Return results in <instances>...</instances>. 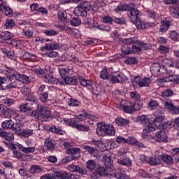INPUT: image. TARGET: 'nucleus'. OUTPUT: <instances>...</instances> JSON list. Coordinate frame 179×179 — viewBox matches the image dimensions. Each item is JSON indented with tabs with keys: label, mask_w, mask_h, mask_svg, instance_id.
<instances>
[{
	"label": "nucleus",
	"mask_w": 179,
	"mask_h": 179,
	"mask_svg": "<svg viewBox=\"0 0 179 179\" xmlns=\"http://www.w3.org/2000/svg\"><path fill=\"white\" fill-rule=\"evenodd\" d=\"M38 110H34L31 113V117L36 120H40V121H44L48 120L51 117V113L48 110V108L38 105Z\"/></svg>",
	"instance_id": "obj_1"
},
{
	"label": "nucleus",
	"mask_w": 179,
	"mask_h": 179,
	"mask_svg": "<svg viewBox=\"0 0 179 179\" xmlns=\"http://www.w3.org/2000/svg\"><path fill=\"white\" fill-rule=\"evenodd\" d=\"M92 8V3L89 1H84L76 7L73 10V13L76 16H86L87 10Z\"/></svg>",
	"instance_id": "obj_2"
},
{
	"label": "nucleus",
	"mask_w": 179,
	"mask_h": 179,
	"mask_svg": "<svg viewBox=\"0 0 179 179\" xmlns=\"http://www.w3.org/2000/svg\"><path fill=\"white\" fill-rule=\"evenodd\" d=\"M0 115L3 118H12L13 117L14 120H19V110L8 109L7 113L6 107L3 104L0 106Z\"/></svg>",
	"instance_id": "obj_3"
},
{
	"label": "nucleus",
	"mask_w": 179,
	"mask_h": 179,
	"mask_svg": "<svg viewBox=\"0 0 179 179\" xmlns=\"http://www.w3.org/2000/svg\"><path fill=\"white\" fill-rule=\"evenodd\" d=\"M136 41V37L124 38L122 40L121 51L123 54H131V44H134Z\"/></svg>",
	"instance_id": "obj_4"
},
{
	"label": "nucleus",
	"mask_w": 179,
	"mask_h": 179,
	"mask_svg": "<svg viewBox=\"0 0 179 179\" xmlns=\"http://www.w3.org/2000/svg\"><path fill=\"white\" fill-rule=\"evenodd\" d=\"M13 38V34L10 31H3L0 34V42L3 43L6 41L7 44H11L12 45H15L17 47V43L16 41H10Z\"/></svg>",
	"instance_id": "obj_5"
},
{
	"label": "nucleus",
	"mask_w": 179,
	"mask_h": 179,
	"mask_svg": "<svg viewBox=\"0 0 179 179\" xmlns=\"http://www.w3.org/2000/svg\"><path fill=\"white\" fill-rule=\"evenodd\" d=\"M131 45H132L131 54H139L143 50H146L148 45V44L138 41V38H136V41Z\"/></svg>",
	"instance_id": "obj_6"
},
{
	"label": "nucleus",
	"mask_w": 179,
	"mask_h": 179,
	"mask_svg": "<svg viewBox=\"0 0 179 179\" xmlns=\"http://www.w3.org/2000/svg\"><path fill=\"white\" fill-rule=\"evenodd\" d=\"M112 171L110 169L99 166L96 172H94L92 177L94 179L100 178L103 176H111Z\"/></svg>",
	"instance_id": "obj_7"
},
{
	"label": "nucleus",
	"mask_w": 179,
	"mask_h": 179,
	"mask_svg": "<svg viewBox=\"0 0 179 179\" xmlns=\"http://www.w3.org/2000/svg\"><path fill=\"white\" fill-rule=\"evenodd\" d=\"M118 157L117 160L118 164H122V166H126L127 167L132 166V161L125 154L120 153Z\"/></svg>",
	"instance_id": "obj_8"
},
{
	"label": "nucleus",
	"mask_w": 179,
	"mask_h": 179,
	"mask_svg": "<svg viewBox=\"0 0 179 179\" xmlns=\"http://www.w3.org/2000/svg\"><path fill=\"white\" fill-rule=\"evenodd\" d=\"M112 83H120L124 80V74L118 72L111 73L109 74V80Z\"/></svg>",
	"instance_id": "obj_9"
},
{
	"label": "nucleus",
	"mask_w": 179,
	"mask_h": 179,
	"mask_svg": "<svg viewBox=\"0 0 179 179\" xmlns=\"http://www.w3.org/2000/svg\"><path fill=\"white\" fill-rule=\"evenodd\" d=\"M120 104L124 113H127L128 114L134 113L132 103H131V101L128 100H122Z\"/></svg>",
	"instance_id": "obj_10"
},
{
	"label": "nucleus",
	"mask_w": 179,
	"mask_h": 179,
	"mask_svg": "<svg viewBox=\"0 0 179 179\" xmlns=\"http://www.w3.org/2000/svg\"><path fill=\"white\" fill-rule=\"evenodd\" d=\"M12 149L14 157L19 159V160L26 161L29 159V155L26 154H22V152H17L16 150V147H15V144H12Z\"/></svg>",
	"instance_id": "obj_11"
},
{
	"label": "nucleus",
	"mask_w": 179,
	"mask_h": 179,
	"mask_svg": "<svg viewBox=\"0 0 179 179\" xmlns=\"http://www.w3.org/2000/svg\"><path fill=\"white\" fill-rule=\"evenodd\" d=\"M128 13L127 15L129 17L130 20L133 22H136L139 19V11L136 8H131L130 10H127Z\"/></svg>",
	"instance_id": "obj_12"
},
{
	"label": "nucleus",
	"mask_w": 179,
	"mask_h": 179,
	"mask_svg": "<svg viewBox=\"0 0 179 179\" xmlns=\"http://www.w3.org/2000/svg\"><path fill=\"white\" fill-rule=\"evenodd\" d=\"M150 71L155 75H160L164 73V67H162L159 63H154L150 67Z\"/></svg>",
	"instance_id": "obj_13"
},
{
	"label": "nucleus",
	"mask_w": 179,
	"mask_h": 179,
	"mask_svg": "<svg viewBox=\"0 0 179 179\" xmlns=\"http://www.w3.org/2000/svg\"><path fill=\"white\" fill-rule=\"evenodd\" d=\"M155 138L159 143L167 142V135H166V132L163 131H157L155 134Z\"/></svg>",
	"instance_id": "obj_14"
},
{
	"label": "nucleus",
	"mask_w": 179,
	"mask_h": 179,
	"mask_svg": "<svg viewBox=\"0 0 179 179\" xmlns=\"http://www.w3.org/2000/svg\"><path fill=\"white\" fill-rule=\"evenodd\" d=\"M110 176L115 177V178H117V179H129V177L124 172L115 173V170H113L112 172H110Z\"/></svg>",
	"instance_id": "obj_15"
},
{
	"label": "nucleus",
	"mask_w": 179,
	"mask_h": 179,
	"mask_svg": "<svg viewBox=\"0 0 179 179\" xmlns=\"http://www.w3.org/2000/svg\"><path fill=\"white\" fill-rule=\"evenodd\" d=\"M17 148L21 150V152H23V153H26L27 155L28 153H34V152H36V148L34 147H28V148H26V147H23V145L17 143L16 145Z\"/></svg>",
	"instance_id": "obj_16"
},
{
	"label": "nucleus",
	"mask_w": 179,
	"mask_h": 179,
	"mask_svg": "<svg viewBox=\"0 0 179 179\" xmlns=\"http://www.w3.org/2000/svg\"><path fill=\"white\" fill-rule=\"evenodd\" d=\"M170 26H171V22L169 20H164L161 22V27L159 29L160 33H166L169 29H170Z\"/></svg>",
	"instance_id": "obj_17"
},
{
	"label": "nucleus",
	"mask_w": 179,
	"mask_h": 179,
	"mask_svg": "<svg viewBox=\"0 0 179 179\" xmlns=\"http://www.w3.org/2000/svg\"><path fill=\"white\" fill-rule=\"evenodd\" d=\"M62 24H59L57 26L58 29L60 30H63V31H66V33H69L70 34H72L73 33V29L71 28V24H69L68 22L62 23Z\"/></svg>",
	"instance_id": "obj_18"
},
{
	"label": "nucleus",
	"mask_w": 179,
	"mask_h": 179,
	"mask_svg": "<svg viewBox=\"0 0 179 179\" xmlns=\"http://www.w3.org/2000/svg\"><path fill=\"white\" fill-rule=\"evenodd\" d=\"M107 124H98V127L96 128V134L99 136H104L106 135V129Z\"/></svg>",
	"instance_id": "obj_19"
},
{
	"label": "nucleus",
	"mask_w": 179,
	"mask_h": 179,
	"mask_svg": "<svg viewBox=\"0 0 179 179\" xmlns=\"http://www.w3.org/2000/svg\"><path fill=\"white\" fill-rule=\"evenodd\" d=\"M160 163H162V156L160 155L149 158L148 164H150V166H158Z\"/></svg>",
	"instance_id": "obj_20"
},
{
	"label": "nucleus",
	"mask_w": 179,
	"mask_h": 179,
	"mask_svg": "<svg viewBox=\"0 0 179 179\" xmlns=\"http://www.w3.org/2000/svg\"><path fill=\"white\" fill-rule=\"evenodd\" d=\"M66 103L69 107H79V106H80V101L78 99H75L72 96L66 99Z\"/></svg>",
	"instance_id": "obj_21"
},
{
	"label": "nucleus",
	"mask_w": 179,
	"mask_h": 179,
	"mask_svg": "<svg viewBox=\"0 0 179 179\" xmlns=\"http://www.w3.org/2000/svg\"><path fill=\"white\" fill-rule=\"evenodd\" d=\"M162 82H173L174 83H179V76L171 75L169 77L163 78Z\"/></svg>",
	"instance_id": "obj_22"
},
{
	"label": "nucleus",
	"mask_w": 179,
	"mask_h": 179,
	"mask_svg": "<svg viewBox=\"0 0 179 179\" xmlns=\"http://www.w3.org/2000/svg\"><path fill=\"white\" fill-rule=\"evenodd\" d=\"M59 20L62 23H69L70 24V20L68 19V14L66 12L59 11L58 13Z\"/></svg>",
	"instance_id": "obj_23"
},
{
	"label": "nucleus",
	"mask_w": 179,
	"mask_h": 179,
	"mask_svg": "<svg viewBox=\"0 0 179 179\" xmlns=\"http://www.w3.org/2000/svg\"><path fill=\"white\" fill-rule=\"evenodd\" d=\"M59 44L57 43V42H54L53 43H46L43 50L52 51V50H59Z\"/></svg>",
	"instance_id": "obj_24"
},
{
	"label": "nucleus",
	"mask_w": 179,
	"mask_h": 179,
	"mask_svg": "<svg viewBox=\"0 0 179 179\" xmlns=\"http://www.w3.org/2000/svg\"><path fill=\"white\" fill-rule=\"evenodd\" d=\"M115 123L120 127H127V125L129 124V120L122 117H117L115 120Z\"/></svg>",
	"instance_id": "obj_25"
},
{
	"label": "nucleus",
	"mask_w": 179,
	"mask_h": 179,
	"mask_svg": "<svg viewBox=\"0 0 179 179\" xmlns=\"http://www.w3.org/2000/svg\"><path fill=\"white\" fill-rule=\"evenodd\" d=\"M68 170L69 171H76V173H80V174H85V170H83V169L73 164H71L70 166H69Z\"/></svg>",
	"instance_id": "obj_26"
},
{
	"label": "nucleus",
	"mask_w": 179,
	"mask_h": 179,
	"mask_svg": "<svg viewBox=\"0 0 179 179\" xmlns=\"http://www.w3.org/2000/svg\"><path fill=\"white\" fill-rule=\"evenodd\" d=\"M127 143H130V145H134L135 146H138V148L144 147L143 144L136 141V138H135V137L134 136L129 137L128 139H127Z\"/></svg>",
	"instance_id": "obj_27"
},
{
	"label": "nucleus",
	"mask_w": 179,
	"mask_h": 179,
	"mask_svg": "<svg viewBox=\"0 0 179 179\" xmlns=\"http://www.w3.org/2000/svg\"><path fill=\"white\" fill-rule=\"evenodd\" d=\"M55 141L52 138H47L45 141V146L48 150H52L55 146Z\"/></svg>",
	"instance_id": "obj_28"
},
{
	"label": "nucleus",
	"mask_w": 179,
	"mask_h": 179,
	"mask_svg": "<svg viewBox=\"0 0 179 179\" xmlns=\"http://www.w3.org/2000/svg\"><path fill=\"white\" fill-rule=\"evenodd\" d=\"M49 131L52 134H57V135H64V130L61 127H57L55 125H52L49 128Z\"/></svg>",
	"instance_id": "obj_29"
},
{
	"label": "nucleus",
	"mask_w": 179,
	"mask_h": 179,
	"mask_svg": "<svg viewBox=\"0 0 179 179\" xmlns=\"http://www.w3.org/2000/svg\"><path fill=\"white\" fill-rule=\"evenodd\" d=\"M13 124L12 120H5L1 123V127L3 129H13Z\"/></svg>",
	"instance_id": "obj_30"
},
{
	"label": "nucleus",
	"mask_w": 179,
	"mask_h": 179,
	"mask_svg": "<svg viewBox=\"0 0 179 179\" xmlns=\"http://www.w3.org/2000/svg\"><path fill=\"white\" fill-rule=\"evenodd\" d=\"M34 131L30 129H24L20 132V136L23 138H29V136H31L33 135Z\"/></svg>",
	"instance_id": "obj_31"
},
{
	"label": "nucleus",
	"mask_w": 179,
	"mask_h": 179,
	"mask_svg": "<svg viewBox=\"0 0 179 179\" xmlns=\"http://www.w3.org/2000/svg\"><path fill=\"white\" fill-rule=\"evenodd\" d=\"M26 100L28 101H31L34 104H38V100H37V97L34 95V93L31 92V91L25 96Z\"/></svg>",
	"instance_id": "obj_32"
},
{
	"label": "nucleus",
	"mask_w": 179,
	"mask_h": 179,
	"mask_svg": "<svg viewBox=\"0 0 179 179\" xmlns=\"http://www.w3.org/2000/svg\"><path fill=\"white\" fill-rule=\"evenodd\" d=\"M68 178V173L66 172L57 171L53 174V179H66Z\"/></svg>",
	"instance_id": "obj_33"
},
{
	"label": "nucleus",
	"mask_w": 179,
	"mask_h": 179,
	"mask_svg": "<svg viewBox=\"0 0 179 179\" xmlns=\"http://www.w3.org/2000/svg\"><path fill=\"white\" fill-rule=\"evenodd\" d=\"M1 12L6 15V16H8L9 17H12V15H13V10L10 9V7H8L6 5L3 7L1 8Z\"/></svg>",
	"instance_id": "obj_34"
},
{
	"label": "nucleus",
	"mask_w": 179,
	"mask_h": 179,
	"mask_svg": "<svg viewBox=\"0 0 179 179\" xmlns=\"http://www.w3.org/2000/svg\"><path fill=\"white\" fill-rule=\"evenodd\" d=\"M170 15L172 17L179 19V8L178 7H170L169 8Z\"/></svg>",
	"instance_id": "obj_35"
},
{
	"label": "nucleus",
	"mask_w": 179,
	"mask_h": 179,
	"mask_svg": "<svg viewBox=\"0 0 179 179\" xmlns=\"http://www.w3.org/2000/svg\"><path fill=\"white\" fill-rule=\"evenodd\" d=\"M138 122H141L143 125H148L150 122V119L148 117V115H142L138 118Z\"/></svg>",
	"instance_id": "obj_36"
},
{
	"label": "nucleus",
	"mask_w": 179,
	"mask_h": 179,
	"mask_svg": "<svg viewBox=\"0 0 179 179\" xmlns=\"http://www.w3.org/2000/svg\"><path fill=\"white\" fill-rule=\"evenodd\" d=\"M1 138H4L8 142H12L15 139V136H13V133L3 131Z\"/></svg>",
	"instance_id": "obj_37"
},
{
	"label": "nucleus",
	"mask_w": 179,
	"mask_h": 179,
	"mask_svg": "<svg viewBox=\"0 0 179 179\" xmlns=\"http://www.w3.org/2000/svg\"><path fill=\"white\" fill-rule=\"evenodd\" d=\"M160 156H161V162L162 160H163V162L166 164H171V163H173V157H171V155L164 154Z\"/></svg>",
	"instance_id": "obj_38"
},
{
	"label": "nucleus",
	"mask_w": 179,
	"mask_h": 179,
	"mask_svg": "<svg viewBox=\"0 0 179 179\" xmlns=\"http://www.w3.org/2000/svg\"><path fill=\"white\" fill-rule=\"evenodd\" d=\"M64 83L66 85H78V80L76 77L67 76L64 78Z\"/></svg>",
	"instance_id": "obj_39"
},
{
	"label": "nucleus",
	"mask_w": 179,
	"mask_h": 179,
	"mask_svg": "<svg viewBox=\"0 0 179 179\" xmlns=\"http://www.w3.org/2000/svg\"><path fill=\"white\" fill-rule=\"evenodd\" d=\"M106 135H109L110 136L115 135V129L114 128V126L112 124H106Z\"/></svg>",
	"instance_id": "obj_40"
},
{
	"label": "nucleus",
	"mask_w": 179,
	"mask_h": 179,
	"mask_svg": "<svg viewBox=\"0 0 179 179\" xmlns=\"http://www.w3.org/2000/svg\"><path fill=\"white\" fill-rule=\"evenodd\" d=\"M1 102L3 104H4V106H6L7 107H11V106H13V104L16 103V101L10 98H6L4 99H1Z\"/></svg>",
	"instance_id": "obj_41"
},
{
	"label": "nucleus",
	"mask_w": 179,
	"mask_h": 179,
	"mask_svg": "<svg viewBox=\"0 0 179 179\" xmlns=\"http://www.w3.org/2000/svg\"><path fill=\"white\" fill-rule=\"evenodd\" d=\"M150 83H151L150 78L145 77L141 80L139 83V86L140 87H145L149 86Z\"/></svg>",
	"instance_id": "obj_42"
},
{
	"label": "nucleus",
	"mask_w": 179,
	"mask_h": 179,
	"mask_svg": "<svg viewBox=\"0 0 179 179\" xmlns=\"http://www.w3.org/2000/svg\"><path fill=\"white\" fill-rule=\"evenodd\" d=\"M43 80L45 83H50L51 85H53V83H55V78H54L50 75H44Z\"/></svg>",
	"instance_id": "obj_43"
},
{
	"label": "nucleus",
	"mask_w": 179,
	"mask_h": 179,
	"mask_svg": "<svg viewBox=\"0 0 179 179\" xmlns=\"http://www.w3.org/2000/svg\"><path fill=\"white\" fill-rule=\"evenodd\" d=\"M169 38H171V40H173V41H178L179 40L178 33H177V31H169Z\"/></svg>",
	"instance_id": "obj_44"
},
{
	"label": "nucleus",
	"mask_w": 179,
	"mask_h": 179,
	"mask_svg": "<svg viewBox=\"0 0 179 179\" xmlns=\"http://www.w3.org/2000/svg\"><path fill=\"white\" fill-rule=\"evenodd\" d=\"M24 59H28L29 61H36V55L31 54L29 52H24L22 55Z\"/></svg>",
	"instance_id": "obj_45"
},
{
	"label": "nucleus",
	"mask_w": 179,
	"mask_h": 179,
	"mask_svg": "<svg viewBox=\"0 0 179 179\" xmlns=\"http://www.w3.org/2000/svg\"><path fill=\"white\" fill-rule=\"evenodd\" d=\"M79 82H80V85H82V86H84L86 87H87L89 86H92L93 85V83L90 80H86L83 78H80Z\"/></svg>",
	"instance_id": "obj_46"
},
{
	"label": "nucleus",
	"mask_w": 179,
	"mask_h": 179,
	"mask_svg": "<svg viewBox=\"0 0 179 179\" xmlns=\"http://www.w3.org/2000/svg\"><path fill=\"white\" fill-rule=\"evenodd\" d=\"M69 69H64V68H59V73L60 76L65 80V78L68 77L69 75Z\"/></svg>",
	"instance_id": "obj_47"
},
{
	"label": "nucleus",
	"mask_w": 179,
	"mask_h": 179,
	"mask_svg": "<svg viewBox=\"0 0 179 179\" xmlns=\"http://www.w3.org/2000/svg\"><path fill=\"white\" fill-rule=\"evenodd\" d=\"M139 30H145V24L143 22L142 20L138 18L135 22H133Z\"/></svg>",
	"instance_id": "obj_48"
},
{
	"label": "nucleus",
	"mask_w": 179,
	"mask_h": 179,
	"mask_svg": "<svg viewBox=\"0 0 179 179\" xmlns=\"http://www.w3.org/2000/svg\"><path fill=\"white\" fill-rule=\"evenodd\" d=\"M84 149H85V150H87V152L91 155V156H96V155H97V149L93 147L85 145L84 146Z\"/></svg>",
	"instance_id": "obj_49"
},
{
	"label": "nucleus",
	"mask_w": 179,
	"mask_h": 179,
	"mask_svg": "<svg viewBox=\"0 0 179 179\" xmlns=\"http://www.w3.org/2000/svg\"><path fill=\"white\" fill-rule=\"evenodd\" d=\"M39 100L42 101V103H47L48 101V92H42L41 94H38Z\"/></svg>",
	"instance_id": "obj_50"
},
{
	"label": "nucleus",
	"mask_w": 179,
	"mask_h": 179,
	"mask_svg": "<svg viewBox=\"0 0 179 179\" xmlns=\"http://www.w3.org/2000/svg\"><path fill=\"white\" fill-rule=\"evenodd\" d=\"M100 78L101 79H106L108 80L110 79V75H108V71H107V68H103L100 72Z\"/></svg>",
	"instance_id": "obj_51"
},
{
	"label": "nucleus",
	"mask_w": 179,
	"mask_h": 179,
	"mask_svg": "<svg viewBox=\"0 0 179 179\" xmlns=\"http://www.w3.org/2000/svg\"><path fill=\"white\" fill-rule=\"evenodd\" d=\"M163 121H164V117L158 116L154 119L153 124L156 125V127H161Z\"/></svg>",
	"instance_id": "obj_52"
},
{
	"label": "nucleus",
	"mask_w": 179,
	"mask_h": 179,
	"mask_svg": "<svg viewBox=\"0 0 179 179\" xmlns=\"http://www.w3.org/2000/svg\"><path fill=\"white\" fill-rule=\"evenodd\" d=\"M6 75H8V76H13V78H15V79H16L15 80H17L18 83L20 82L22 79V74H19L17 72L10 73L9 71H7Z\"/></svg>",
	"instance_id": "obj_53"
},
{
	"label": "nucleus",
	"mask_w": 179,
	"mask_h": 179,
	"mask_svg": "<svg viewBox=\"0 0 179 179\" xmlns=\"http://www.w3.org/2000/svg\"><path fill=\"white\" fill-rule=\"evenodd\" d=\"M66 153L67 155H78V153H80V148H68L66 150Z\"/></svg>",
	"instance_id": "obj_54"
},
{
	"label": "nucleus",
	"mask_w": 179,
	"mask_h": 179,
	"mask_svg": "<svg viewBox=\"0 0 179 179\" xmlns=\"http://www.w3.org/2000/svg\"><path fill=\"white\" fill-rule=\"evenodd\" d=\"M148 107L150 110H156L157 107H159V102L156 100L151 99L148 103Z\"/></svg>",
	"instance_id": "obj_55"
},
{
	"label": "nucleus",
	"mask_w": 179,
	"mask_h": 179,
	"mask_svg": "<svg viewBox=\"0 0 179 179\" xmlns=\"http://www.w3.org/2000/svg\"><path fill=\"white\" fill-rule=\"evenodd\" d=\"M43 33L46 36H58L59 32L58 31H55L54 29H45L43 31Z\"/></svg>",
	"instance_id": "obj_56"
},
{
	"label": "nucleus",
	"mask_w": 179,
	"mask_h": 179,
	"mask_svg": "<svg viewBox=\"0 0 179 179\" xmlns=\"http://www.w3.org/2000/svg\"><path fill=\"white\" fill-rule=\"evenodd\" d=\"M31 108L29 106V103H22L20 106V113H26L27 111H30Z\"/></svg>",
	"instance_id": "obj_57"
},
{
	"label": "nucleus",
	"mask_w": 179,
	"mask_h": 179,
	"mask_svg": "<svg viewBox=\"0 0 179 179\" xmlns=\"http://www.w3.org/2000/svg\"><path fill=\"white\" fill-rule=\"evenodd\" d=\"M39 171H41V168H40L38 165H32L29 169V173H31V174H34V173H39Z\"/></svg>",
	"instance_id": "obj_58"
},
{
	"label": "nucleus",
	"mask_w": 179,
	"mask_h": 179,
	"mask_svg": "<svg viewBox=\"0 0 179 179\" xmlns=\"http://www.w3.org/2000/svg\"><path fill=\"white\" fill-rule=\"evenodd\" d=\"M4 26L6 29H12V27H14L15 26V21H13V20L8 19L5 21Z\"/></svg>",
	"instance_id": "obj_59"
},
{
	"label": "nucleus",
	"mask_w": 179,
	"mask_h": 179,
	"mask_svg": "<svg viewBox=\"0 0 179 179\" xmlns=\"http://www.w3.org/2000/svg\"><path fill=\"white\" fill-rule=\"evenodd\" d=\"M70 23L71 26L77 27L79 26L80 23H82V20L78 17H76L72 18V20L70 21Z\"/></svg>",
	"instance_id": "obj_60"
},
{
	"label": "nucleus",
	"mask_w": 179,
	"mask_h": 179,
	"mask_svg": "<svg viewBox=\"0 0 179 179\" xmlns=\"http://www.w3.org/2000/svg\"><path fill=\"white\" fill-rule=\"evenodd\" d=\"M22 34V36H25L26 37H33V31H31V30H30L27 27L23 29Z\"/></svg>",
	"instance_id": "obj_61"
},
{
	"label": "nucleus",
	"mask_w": 179,
	"mask_h": 179,
	"mask_svg": "<svg viewBox=\"0 0 179 179\" xmlns=\"http://www.w3.org/2000/svg\"><path fill=\"white\" fill-rule=\"evenodd\" d=\"M87 118V112H85V110H83V113L80 114L77 117V120H78V122H80L82 121H86Z\"/></svg>",
	"instance_id": "obj_62"
},
{
	"label": "nucleus",
	"mask_w": 179,
	"mask_h": 179,
	"mask_svg": "<svg viewBox=\"0 0 179 179\" xmlns=\"http://www.w3.org/2000/svg\"><path fill=\"white\" fill-rule=\"evenodd\" d=\"M87 169L89 170H93L96 169V162L93 159H90L87 162Z\"/></svg>",
	"instance_id": "obj_63"
},
{
	"label": "nucleus",
	"mask_w": 179,
	"mask_h": 179,
	"mask_svg": "<svg viewBox=\"0 0 179 179\" xmlns=\"http://www.w3.org/2000/svg\"><path fill=\"white\" fill-rule=\"evenodd\" d=\"M101 20L103 23H106L109 24H113V17L109 15L103 16Z\"/></svg>",
	"instance_id": "obj_64"
}]
</instances>
